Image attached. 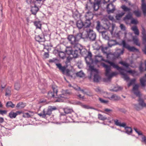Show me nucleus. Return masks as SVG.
<instances>
[{
	"instance_id": "nucleus-1",
	"label": "nucleus",
	"mask_w": 146,
	"mask_h": 146,
	"mask_svg": "<svg viewBox=\"0 0 146 146\" xmlns=\"http://www.w3.org/2000/svg\"><path fill=\"white\" fill-rule=\"evenodd\" d=\"M68 39L71 44V47H66V53L69 56L67 58V61H69L73 58H76L79 53L82 54V51L84 50L82 46L76 41V38L73 35H69Z\"/></svg>"
},
{
	"instance_id": "nucleus-2",
	"label": "nucleus",
	"mask_w": 146,
	"mask_h": 146,
	"mask_svg": "<svg viewBox=\"0 0 146 146\" xmlns=\"http://www.w3.org/2000/svg\"><path fill=\"white\" fill-rule=\"evenodd\" d=\"M102 65L105 68V75L107 77V80L110 81L111 79L114 76L117 75L118 73L116 72H111V69L110 66H109L104 63H102Z\"/></svg>"
},
{
	"instance_id": "nucleus-3",
	"label": "nucleus",
	"mask_w": 146,
	"mask_h": 146,
	"mask_svg": "<svg viewBox=\"0 0 146 146\" xmlns=\"http://www.w3.org/2000/svg\"><path fill=\"white\" fill-rule=\"evenodd\" d=\"M114 124L120 127H123L125 128L126 130V132L128 134H129L132 132V128L126 126V124L125 123H121V121H119L118 120L115 119L113 120Z\"/></svg>"
},
{
	"instance_id": "nucleus-4",
	"label": "nucleus",
	"mask_w": 146,
	"mask_h": 146,
	"mask_svg": "<svg viewBox=\"0 0 146 146\" xmlns=\"http://www.w3.org/2000/svg\"><path fill=\"white\" fill-rule=\"evenodd\" d=\"M71 94L68 90H66L62 94L60 95L56 102H63L65 99L68 98V96Z\"/></svg>"
},
{
	"instance_id": "nucleus-5",
	"label": "nucleus",
	"mask_w": 146,
	"mask_h": 146,
	"mask_svg": "<svg viewBox=\"0 0 146 146\" xmlns=\"http://www.w3.org/2000/svg\"><path fill=\"white\" fill-rule=\"evenodd\" d=\"M52 91L49 92L48 93V97L49 98H50L57 96V94L58 92L57 87L55 85H53L52 86Z\"/></svg>"
},
{
	"instance_id": "nucleus-6",
	"label": "nucleus",
	"mask_w": 146,
	"mask_h": 146,
	"mask_svg": "<svg viewBox=\"0 0 146 146\" xmlns=\"http://www.w3.org/2000/svg\"><path fill=\"white\" fill-rule=\"evenodd\" d=\"M123 47L127 49L129 51L132 52H139V50L134 46H131L130 45L126 43L125 40H123L122 42Z\"/></svg>"
},
{
	"instance_id": "nucleus-7",
	"label": "nucleus",
	"mask_w": 146,
	"mask_h": 146,
	"mask_svg": "<svg viewBox=\"0 0 146 146\" xmlns=\"http://www.w3.org/2000/svg\"><path fill=\"white\" fill-rule=\"evenodd\" d=\"M90 68L91 70V74L93 72H94L95 73L94 76V81L96 82H98L100 79V77L98 74V70L94 68L93 66H90Z\"/></svg>"
},
{
	"instance_id": "nucleus-8",
	"label": "nucleus",
	"mask_w": 146,
	"mask_h": 146,
	"mask_svg": "<svg viewBox=\"0 0 146 146\" xmlns=\"http://www.w3.org/2000/svg\"><path fill=\"white\" fill-rule=\"evenodd\" d=\"M90 2L93 3V8L94 11H97L99 8V5L101 3L98 0H89Z\"/></svg>"
},
{
	"instance_id": "nucleus-9",
	"label": "nucleus",
	"mask_w": 146,
	"mask_h": 146,
	"mask_svg": "<svg viewBox=\"0 0 146 146\" xmlns=\"http://www.w3.org/2000/svg\"><path fill=\"white\" fill-rule=\"evenodd\" d=\"M142 34L143 35V40L145 45L144 49L143 50L144 52L146 54V32L144 28H142Z\"/></svg>"
},
{
	"instance_id": "nucleus-10",
	"label": "nucleus",
	"mask_w": 146,
	"mask_h": 146,
	"mask_svg": "<svg viewBox=\"0 0 146 146\" xmlns=\"http://www.w3.org/2000/svg\"><path fill=\"white\" fill-rule=\"evenodd\" d=\"M103 61L109 64L110 65L112 66L113 68H116L117 70H123V68L121 67H119L117 65L115 64L113 62L109 61L108 60H105L103 59Z\"/></svg>"
},
{
	"instance_id": "nucleus-11",
	"label": "nucleus",
	"mask_w": 146,
	"mask_h": 146,
	"mask_svg": "<svg viewBox=\"0 0 146 146\" xmlns=\"http://www.w3.org/2000/svg\"><path fill=\"white\" fill-rule=\"evenodd\" d=\"M107 9L108 13H113L115 10V7L112 3H111L107 5Z\"/></svg>"
},
{
	"instance_id": "nucleus-12",
	"label": "nucleus",
	"mask_w": 146,
	"mask_h": 146,
	"mask_svg": "<svg viewBox=\"0 0 146 146\" xmlns=\"http://www.w3.org/2000/svg\"><path fill=\"white\" fill-rule=\"evenodd\" d=\"M88 37L91 40H94L96 37V33L92 30H90L88 33Z\"/></svg>"
},
{
	"instance_id": "nucleus-13",
	"label": "nucleus",
	"mask_w": 146,
	"mask_h": 146,
	"mask_svg": "<svg viewBox=\"0 0 146 146\" xmlns=\"http://www.w3.org/2000/svg\"><path fill=\"white\" fill-rule=\"evenodd\" d=\"M22 113L21 111H17L16 112L11 111L9 113V116L11 118H15L17 115H19Z\"/></svg>"
},
{
	"instance_id": "nucleus-14",
	"label": "nucleus",
	"mask_w": 146,
	"mask_h": 146,
	"mask_svg": "<svg viewBox=\"0 0 146 146\" xmlns=\"http://www.w3.org/2000/svg\"><path fill=\"white\" fill-rule=\"evenodd\" d=\"M139 87V85L138 84H136L133 86V89L134 93L137 96H139L140 95V92L138 90Z\"/></svg>"
},
{
	"instance_id": "nucleus-15",
	"label": "nucleus",
	"mask_w": 146,
	"mask_h": 146,
	"mask_svg": "<svg viewBox=\"0 0 146 146\" xmlns=\"http://www.w3.org/2000/svg\"><path fill=\"white\" fill-rule=\"evenodd\" d=\"M35 39L36 41L38 42H44L45 40L43 36L41 35L36 36Z\"/></svg>"
},
{
	"instance_id": "nucleus-16",
	"label": "nucleus",
	"mask_w": 146,
	"mask_h": 146,
	"mask_svg": "<svg viewBox=\"0 0 146 146\" xmlns=\"http://www.w3.org/2000/svg\"><path fill=\"white\" fill-rule=\"evenodd\" d=\"M123 70H119V71L120 74L123 76V78L126 81H128L129 80V77L123 71L124 70H125L123 69Z\"/></svg>"
},
{
	"instance_id": "nucleus-17",
	"label": "nucleus",
	"mask_w": 146,
	"mask_h": 146,
	"mask_svg": "<svg viewBox=\"0 0 146 146\" xmlns=\"http://www.w3.org/2000/svg\"><path fill=\"white\" fill-rule=\"evenodd\" d=\"M85 17L86 20H90L93 18V15L92 13L90 11L86 13Z\"/></svg>"
},
{
	"instance_id": "nucleus-18",
	"label": "nucleus",
	"mask_w": 146,
	"mask_h": 146,
	"mask_svg": "<svg viewBox=\"0 0 146 146\" xmlns=\"http://www.w3.org/2000/svg\"><path fill=\"white\" fill-rule=\"evenodd\" d=\"M56 65L59 70L61 71L63 74H64L66 70V67L64 66H62L61 64L60 63L56 64Z\"/></svg>"
},
{
	"instance_id": "nucleus-19",
	"label": "nucleus",
	"mask_w": 146,
	"mask_h": 146,
	"mask_svg": "<svg viewBox=\"0 0 146 146\" xmlns=\"http://www.w3.org/2000/svg\"><path fill=\"white\" fill-rule=\"evenodd\" d=\"M56 109V108L55 107H49L47 110V111L48 114V115L50 116L52 114V111Z\"/></svg>"
},
{
	"instance_id": "nucleus-20",
	"label": "nucleus",
	"mask_w": 146,
	"mask_h": 146,
	"mask_svg": "<svg viewBox=\"0 0 146 146\" xmlns=\"http://www.w3.org/2000/svg\"><path fill=\"white\" fill-rule=\"evenodd\" d=\"M34 114V113L33 112L29 111L28 112L23 113V117H24L29 118L33 116Z\"/></svg>"
},
{
	"instance_id": "nucleus-21",
	"label": "nucleus",
	"mask_w": 146,
	"mask_h": 146,
	"mask_svg": "<svg viewBox=\"0 0 146 146\" xmlns=\"http://www.w3.org/2000/svg\"><path fill=\"white\" fill-rule=\"evenodd\" d=\"M38 9V7L35 5L34 7H32L31 11L33 14L36 15Z\"/></svg>"
},
{
	"instance_id": "nucleus-22",
	"label": "nucleus",
	"mask_w": 146,
	"mask_h": 146,
	"mask_svg": "<svg viewBox=\"0 0 146 146\" xmlns=\"http://www.w3.org/2000/svg\"><path fill=\"white\" fill-rule=\"evenodd\" d=\"M38 115L43 118H45L46 115H48L47 110H46L45 109H44L42 112L38 113Z\"/></svg>"
},
{
	"instance_id": "nucleus-23",
	"label": "nucleus",
	"mask_w": 146,
	"mask_h": 146,
	"mask_svg": "<svg viewBox=\"0 0 146 146\" xmlns=\"http://www.w3.org/2000/svg\"><path fill=\"white\" fill-rule=\"evenodd\" d=\"M34 25L36 27V29H41L42 24L41 22L39 21H36L34 22Z\"/></svg>"
},
{
	"instance_id": "nucleus-24",
	"label": "nucleus",
	"mask_w": 146,
	"mask_h": 146,
	"mask_svg": "<svg viewBox=\"0 0 146 146\" xmlns=\"http://www.w3.org/2000/svg\"><path fill=\"white\" fill-rule=\"evenodd\" d=\"M103 58L102 56L97 55L95 56V62L96 63L100 62L101 61L103 60Z\"/></svg>"
},
{
	"instance_id": "nucleus-25",
	"label": "nucleus",
	"mask_w": 146,
	"mask_h": 146,
	"mask_svg": "<svg viewBox=\"0 0 146 146\" xmlns=\"http://www.w3.org/2000/svg\"><path fill=\"white\" fill-rule=\"evenodd\" d=\"M132 40L134 44L138 46H140V43L139 42V40L136 36H133Z\"/></svg>"
},
{
	"instance_id": "nucleus-26",
	"label": "nucleus",
	"mask_w": 146,
	"mask_h": 146,
	"mask_svg": "<svg viewBox=\"0 0 146 146\" xmlns=\"http://www.w3.org/2000/svg\"><path fill=\"white\" fill-rule=\"evenodd\" d=\"M76 26L78 29H80L84 27V24L81 20H79L76 23Z\"/></svg>"
},
{
	"instance_id": "nucleus-27",
	"label": "nucleus",
	"mask_w": 146,
	"mask_h": 146,
	"mask_svg": "<svg viewBox=\"0 0 146 146\" xmlns=\"http://www.w3.org/2000/svg\"><path fill=\"white\" fill-rule=\"evenodd\" d=\"M132 18V15L130 13H129L123 18V20L126 21L128 20L131 19Z\"/></svg>"
},
{
	"instance_id": "nucleus-28",
	"label": "nucleus",
	"mask_w": 146,
	"mask_h": 146,
	"mask_svg": "<svg viewBox=\"0 0 146 146\" xmlns=\"http://www.w3.org/2000/svg\"><path fill=\"white\" fill-rule=\"evenodd\" d=\"M82 34L81 33H78L75 36H74L76 38V41L78 43V41L82 38H83Z\"/></svg>"
},
{
	"instance_id": "nucleus-29",
	"label": "nucleus",
	"mask_w": 146,
	"mask_h": 146,
	"mask_svg": "<svg viewBox=\"0 0 146 146\" xmlns=\"http://www.w3.org/2000/svg\"><path fill=\"white\" fill-rule=\"evenodd\" d=\"M140 82L142 86L144 87L145 86V83L146 82V74L145 76L141 78L140 80Z\"/></svg>"
},
{
	"instance_id": "nucleus-30",
	"label": "nucleus",
	"mask_w": 146,
	"mask_h": 146,
	"mask_svg": "<svg viewBox=\"0 0 146 146\" xmlns=\"http://www.w3.org/2000/svg\"><path fill=\"white\" fill-rule=\"evenodd\" d=\"M109 98L111 100H117L120 99V98L115 94H113Z\"/></svg>"
},
{
	"instance_id": "nucleus-31",
	"label": "nucleus",
	"mask_w": 146,
	"mask_h": 146,
	"mask_svg": "<svg viewBox=\"0 0 146 146\" xmlns=\"http://www.w3.org/2000/svg\"><path fill=\"white\" fill-rule=\"evenodd\" d=\"M116 44V42L115 40H110L108 42V46L110 47H111L115 45Z\"/></svg>"
},
{
	"instance_id": "nucleus-32",
	"label": "nucleus",
	"mask_w": 146,
	"mask_h": 146,
	"mask_svg": "<svg viewBox=\"0 0 146 146\" xmlns=\"http://www.w3.org/2000/svg\"><path fill=\"white\" fill-rule=\"evenodd\" d=\"M131 29L134 31V33L137 35H138L139 34V32L136 26H135L131 27Z\"/></svg>"
},
{
	"instance_id": "nucleus-33",
	"label": "nucleus",
	"mask_w": 146,
	"mask_h": 146,
	"mask_svg": "<svg viewBox=\"0 0 146 146\" xmlns=\"http://www.w3.org/2000/svg\"><path fill=\"white\" fill-rule=\"evenodd\" d=\"M103 38L105 40H108L109 38L107 35V33L105 31H103L102 32Z\"/></svg>"
},
{
	"instance_id": "nucleus-34",
	"label": "nucleus",
	"mask_w": 146,
	"mask_h": 146,
	"mask_svg": "<svg viewBox=\"0 0 146 146\" xmlns=\"http://www.w3.org/2000/svg\"><path fill=\"white\" fill-rule=\"evenodd\" d=\"M124 50L123 49L122 50L121 49H118L117 50V51L115 52V54L116 55H117L118 56H119L120 55L123 54L124 52Z\"/></svg>"
},
{
	"instance_id": "nucleus-35",
	"label": "nucleus",
	"mask_w": 146,
	"mask_h": 146,
	"mask_svg": "<svg viewBox=\"0 0 146 146\" xmlns=\"http://www.w3.org/2000/svg\"><path fill=\"white\" fill-rule=\"evenodd\" d=\"M141 9L144 15H146V4L145 3H143L141 4Z\"/></svg>"
},
{
	"instance_id": "nucleus-36",
	"label": "nucleus",
	"mask_w": 146,
	"mask_h": 146,
	"mask_svg": "<svg viewBox=\"0 0 146 146\" xmlns=\"http://www.w3.org/2000/svg\"><path fill=\"white\" fill-rule=\"evenodd\" d=\"M25 106V104L22 102H20L17 104L16 107L19 108H24Z\"/></svg>"
},
{
	"instance_id": "nucleus-37",
	"label": "nucleus",
	"mask_w": 146,
	"mask_h": 146,
	"mask_svg": "<svg viewBox=\"0 0 146 146\" xmlns=\"http://www.w3.org/2000/svg\"><path fill=\"white\" fill-rule=\"evenodd\" d=\"M64 113L66 114L71 113L73 111V110L72 109L68 107L64 108Z\"/></svg>"
},
{
	"instance_id": "nucleus-38",
	"label": "nucleus",
	"mask_w": 146,
	"mask_h": 146,
	"mask_svg": "<svg viewBox=\"0 0 146 146\" xmlns=\"http://www.w3.org/2000/svg\"><path fill=\"white\" fill-rule=\"evenodd\" d=\"M125 14V13L122 12L120 13L117 14L115 16L116 19L117 20H120Z\"/></svg>"
},
{
	"instance_id": "nucleus-39",
	"label": "nucleus",
	"mask_w": 146,
	"mask_h": 146,
	"mask_svg": "<svg viewBox=\"0 0 146 146\" xmlns=\"http://www.w3.org/2000/svg\"><path fill=\"white\" fill-rule=\"evenodd\" d=\"M125 71L127 73L131 74L133 76H137L138 75L137 72L134 70H125Z\"/></svg>"
},
{
	"instance_id": "nucleus-40",
	"label": "nucleus",
	"mask_w": 146,
	"mask_h": 146,
	"mask_svg": "<svg viewBox=\"0 0 146 146\" xmlns=\"http://www.w3.org/2000/svg\"><path fill=\"white\" fill-rule=\"evenodd\" d=\"M6 106L7 108L10 107L12 108H14L15 106V105L11 101L8 102L6 104Z\"/></svg>"
},
{
	"instance_id": "nucleus-41",
	"label": "nucleus",
	"mask_w": 146,
	"mask_h": 146,
	"mask_svg": "<svg viewBox=\"0 0 146 146\" xmlns=\"http://www.w3.org/2000/svg\"><path fill=\"white\" fill-rule=\"evenodd\" d=\"M91 24V23L90 20H86V21L84 23V27L85 28L88 27L90 26Z\"/></svg>"
},
{
	"instance_id": "nucleus-42",
	"label": "nucleus",
	"mask_w": 146,
	"mask_h": 146,
	"mask_svg": "<svg viewBox=\"0 0 146 146\" xmlns=\"http://www.w3.org/2000/svg\"><path fill=\"white\" fill-rule=\"evenodd\" d=\"M138 101L139 102V104L142 107H146V104H145L143 102V100L139 98Z\"/></svg>"
},
{
	"instance_id": "nucleus-43",
	"label": "nucleus",
	"mask_w": 146,
	"mask_h": 146,
	"mask_svg": "<svg viewBox=\"0 0 146 146\" xmlns=\"http://www.w3.org/2000/svg\"><path fill=\"white\" fill-rule=\"evenodd\" d=\"M121 8L125 12H130L131 10L130 8H129L126 6L125 5H123L121 7Z\"/></svg>"
},
{
	"instance_id": "nucleus-44",
	"label": "nucleus",
	"mask_w": 146,
	"mask_h": 146,
	"mask_svg": "<svg viewBox=\"0 0 146 146\" xmlns=\"http://www.w3.org/2000/svg\"><path fill=\"white\" fill-rule=\"evenodd\" d=\"M98 118L101 120H105L107 119V117L103 116V115L101 114H98Z\"/></svg>"
},
{
	"instance_id": "nucleus-45",
	"label": "nucleus",
	"mask_w": 146,
	"mask_h": 146,
	"mask_svg": "<svg viewBox=\"0 0 146 146\" xmlns=\"http://www.w3.org/2000/svg\"><path fill=\"white\" fill-rule=\"evenodd\" d=\"M119 63L126 68H128L129 66V64L125 62L120 61Z\"/></svg>"
},
{
	"instance_id": "nucleus-46",
	"label": "nucleus",
	"mask_w": 146,
	"mask_h": 146,
	"mask_svg": "<svg viewBox=\"0 0 146 146\" xmlns=\"http://www.w3.org/2000/svg\"><path fill=\"white\" fill-rule=\"evenodd\" d=\"M133 13L137 17H139L141 16V12L138 10L135 11H134Z\"/></svg>"
},
{
	"instance_id": "nucleus-47",
	"label": "nucleus",
	"mask_w": 146,
	"mask_h": 146,
	"mask_svg": "<svg viewBox=\"0 0 146 146\" xmlns=\"http://www.w3.org/2000/svg\"><path fill=\"white\" fill-rule=\"evenodd\" d=\"M59 56L60 58L62 59H64L66 55L64 52H60L59 53Z\"/></svg>"
},
{
	"instance_id": "nucleus-48",
	"label": "nucleus",
	"mask_w": 146,
	"mask_h": 146,
	"mask_svg": "<svg viewBox=\"0 0 146 146\" xmlns=\"http://www.w3.org/2000/svg\"><path fill=\"white\" fill-rule=\"evenodd\" d=\"M20 87V84L19 83H16L15 85V89L17 90H19Z\"/></svg>"
},
{
	"instance_id": "nucleus-49",
	"label": "nucleus",
	"mask_w": 146,
	"mask_h": 146,
	"mask_svg": "<svg viewBox=\"0 0 146 146\" xmlns=\"http://www.w3.org/2000/svg\"><path fill=\"white\" fill-rule=\"evenodd\" d=\"M76 75L78 76H79L80 77H82L84 76V74L82 71H80L77 73Z\"/></svg>"
},
{
	"instance_id": "nucleus-50",
	"label": "nucleus",
	"mask_w": 146,
	"mask_h": 146,
	"mask_svg": "<svg viewBox=\"0 0 146 146\" xmlns=\"http://www.w3.org/2000/svg\"><path fill=\"white\" fill-rule=\"evenodd\" d=\"M133 129L139 135H143L141 131H138L137 128L134 127Z\"/></svg>"
},
{
	"instance_id": "nucleus-51",
	"label": "nucleus",
	"mask_w": 146,
	"mask_h": 146,
	"mask_svg": "<svg viewBox=\"0 0 146 146\" xmlns=\"http://www.w3.org/2000/svg\"><path fill=\"white\" fill-rule=\"evenodd\" d=\"M108 48L107 47H103L102 48V52L104 53H105L107 55H108V54L107 53V49Z\"/></svg>"
},
{
	"instance_id": "nucleus-52",
	"label": "nucleus",
	"mask_w": 146,
	"mask_h": 146,
	"mask_svg": "<svg viewBox=\"0 0 146 146\" xmlns=\"http://www.w3.org/2000/svg\"><path fill=\"white\" fill-rule=\"evenodd\" d=\"M136 80V79H133L131 80L129 83L128 84V86H129L132 84H134Z\"/></svg>"
},
{
	"instance_id": "nucleus-53",
	"label": "nucleus",
	"mask_w": 146,
	"mask_h": 146,
	"mask_svg": "<svg viewBox=\"0 0 146 146\" xmlns=\"http://www.w3.org/2000/svg\"><path fill=\"white\" fill-rule=\"evenodd\" d=\"M131 23L132 24H136L138 23V21L137 19H133L131 20Z\"/></svg>"
},
{
	"instance_id": "nucleus-54",
	"label": "nucleus",
	"mask_w": 146,
	"mask_h": 146,
	"mask_svg": "<svg viewBox=\"0 0 146 146\" xmlns=\"http://www.w3.org/2000/svg\"><path fill=\"white\" fill-rule=\"evenodd\" d=\"M141 141L146 144V137L145 135H143L141 137Z\"/></svg>"
},
{
	"instance_id": "nucleus-55",
	"label": "nucleus",
	"mask_w": 146,
	"mask_h": 146,
	"mask_svg": "<svg viewBox=\"0 0 146 146\" xmlns=\"http://www.w3.org/2000/svg\"><path fill=\"white\" fill-rule=\"evenodd\" d=\"M97 26L96 27V28L98 30H99L101 27V25L100 22L99 21L97 22Z\"/></svg>"
},
{
	"instance_id": "nucleus-56",
	"label": "nucleus",
	"mask_w": 146,
	"mask_h": 146,
	"mask_svg": "<svg viewBox=\"0 0 146 146\" xmlns=\"http://www.w3.org/2000/svg\"><path fill=\"white\" fill-rule=\"evenodd\" d=\"M99 100L102 103L107 104L108 102V101L104 100L100 98H99Z\"/></svg>"
},
{
	"instance_id": "nucleus-57",
	"label": "nucleus",
	"mask_w": 146,
	"mask_h": 146,
	"mask_svg": "<svg viewBox=\"0 0 146 146\" xmlns=\"http://www.w3.org/2000/svg\"><path fill=\"white\" fill-rule=\"evenodd\" d=\"M11 91L9 89H7L6 91L5 95L9 96L10 95Z\"/></svg>"
},
{
	"instance_id": "nucleus-58",
	"label": "nucleus",
	"mask_w": 146,
	"mask_h": 146,
	"mask_svg": "<svg viewBox=\"0 0 146 146\" xmlns=\"http://www.w3.org/2000/svg\"><path fill=\"white\" fill-rule=\"evenodd\" d=\"M84 94H86L87 96H92L93 95V93L91 92H87L85 93Z\"/></svg>"
},
{
	"instance_id": "nucleus-59",
	"label": "nucleus",
	"mask_w": 146,
	"mask_h": 146,
	"mask_svg": "<svg viewBox=\"0 0 146 146\" xmlns=\"http://www.w3.org/2000/svg\"><path fill=\"white\" fill-rule=\"evenodd\" d=\"M121 30H123V31H125V26L123 24H121L120 25V26Z\"/></svg>"
},
{
	"instance_id": "nucleus-60",
	"label": "nucleus",
	"mask_w": 146,
	"mask_h": 146,
	"mask_svg": "<svg viewBox=\"0 0 146 146\" xmlns=\"http://www.w3.org/2000/svg\"><path fill=\"white\" fill-rule=\"evenodd\" d=\"M66 72V74L67 76H70L71 77H72V76H71L70 75V71L68 70L67 69L65 71Z\"/></svg>"
},
{
	"instance_id": "nucleus-61",
	"label": "nucleus",
	"mask_w": 146,
	"mask_h": 146,
	"mask_svg": "<svg viewBox=\"0 0 146 146\" xmlns=\"http://www.w3.org/2000/svg\"><path fill=\"white\" fill-rule=\"evenodd\" d=\"M7 111L5 110H0V114L3 115L4 114H6L7 113Z\"/></svg>"
},
{
	"instance_id": "nucleus-62",
	"label": "nucleus",
	"mask_w": 146,
	"mask_h": 146,
	"mask_svg": "<svg viewBox=\"0 0 146 146\" xmlns=\"http://www.w3.org/2000/svg\"><path fill=\"white\" fill-rule=\"evenodd\" d=\"M104 110L105 111L108 113L110 112H111L112 111V110L108 108L105 109Z\"/></svg>"
},
{
	"instance_id": "nucleus-63",
	"label": "nucleus",
	"mask_w": 146,
	"mask_h": 146,
	"mask_svg": "<svg viewBox=\"0 0 146 146\" xmlns=\"http://www.w3.org/2000/svg\"><path fill=\"white\" fill-rule=\"evenodd\" d=\"M92 56V54L90 52H88V55L86 58L90 57L91 58Z\"/></svg>"
},
{
	"instance_id": "nucleus-64",
	"label": "nucleus",
	"mask_w": 146,
	"mask_h": 146,
	"mask_svg": "<svg viewBox=\"0 0 146 146\" xmlns=\"http://www.w3.org/2000/svg\"><path fill=\"white\" fill-rule=\"evenodd\" d=\"M78 96L81 100H83L84 99V96H82L80 94H79L78 95Z\"/></svg>"
}]
</instances>
